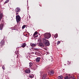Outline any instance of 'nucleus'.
Instances as JSON below:
<instances>
[{"label":"nucleus","instance_id":"nucleus-1","mask_svg":"<svg viewBox=\"0 0 79 79\" xmlns=\"http://www.w3.org/2000/svg\"><path fill=\"white\" fill-rule=\"evenodd\" d=\"M43 42L44 44H45L46 46H49L50 45V42L48 40L46 39L45 38H43Z\"/></svg>","mask_w":79,"mask_h":79},{"label":"nucleus","instance_id":"nucleus-2","mask_svg":"<svg viewBox=\"0 0 79 79\" xmlns=\"http://www.w3.org/2000/svg\"><path fill=\"white\" fill-rule=\"evenodd\" d=\"M44 36L45 38H44L45 39H48L50 38V37H51V34H50V33H46L44 34Z\"/></svg>","mask_w":79,"mask_h":79},{"label":"nucleus","instance_id":"nucleus-3","mask_svg":"<svg viewBox=\"0 0 79 79\" xmlns=\"http://www.w3.org/2000/svg\"><path fill=\"white\" fill-rule=\"evenodd\" d=\"M20 11H21V9L19 8V7H17L15 9V12H16V15L18 14V13L20 12Z\"/></svg>","mask_w":79,"mask_h":79},{"label":"nucleus","instance_id":"nucleus-4","mask_svg":"<svg viewBox=\"0 0 79 79\" xmlns=\"http://www.w3.org/2000/svg\"><path fill=\"white\" fill-rule=\"evenodd\" d=\"M16 19L17 23H19L21 20V17L19 16V15H17L16 16Z\"/></svg>","mask_w":79,"mask_h":79},{"label":"nucleus","instance_id":"nucleus-5","mask_svg":"<svg viewBox=\"0 0 79 79\" xmlns=\"http://www.w3.org/2000/svg\"><path fill=\"white\" fill-rule=\"evenodd\" d=\"M37 34H38L37 32L35 31L33 34V37H35H35H38V35H37Z\"/></svg>","mask_w":79,"mask_h":79},{"label":"nucleus","instance_id":"nucleus-6","mask_svg":"<svg viewBox=\"0 0 79 79\" xmlns=\"http://www.w3.org/2000/svg\"><path fill=\"white\" fill-rule=\"evenodd\" d=\"M40 60V57H37L36 60V62H39Z\"/></svg>","mask_w":79,"mask_h":79},{"label":"nucleus","instance_id":"nucleus-7","mask_svg":"<svg viewBox=\"0 0 79 79\" xmlns=\"http://www.w3.org/2000/svg\"><path fill=\"white\" fill-rule=\"evenodd\" d=\"M4 40H2L0 43V44L2 46L4 45Z\"/></svg>","mask_w":79,"mask_h":79},{"label":"nucleus","instance_id":"nucleus-8","mask_svg":"<svg viewBox=\"0 0 79 79\" xmlns=\"http://www.w3.org/2000/svg\"><path fill=\"white\" fill-rule=\"evenodd\" d=\"M25 73L29 74V73H31V70H26L25 71Z\"/></svg>","mask_w":79,"mask_h":79},{"label":"nucleus","instance_id":"nucleus-9","mask_svg":"<svg viewBox=\"0 0 79 79\" xmlns=\"http://www.w3.org/2000/svg\"><path fill=\"white\" fill-rule=\"evenodd\" d=\"M54 74V71H51L49 73V75H51V76H53Z\"/></svg>","mask_w":79,"mask_h":79},{"label":"nucleus","instance_id":"nucleus-10","mask_svg":"<svg viewBox=\"0 0 79 79\" xmlns=\"http://www.w3.org/2000/svg\"><path fill=\"white\" fill-rule=\"evenodd\" d=\"M39 45L40 47H44V45L42 43H40L39 44Z\"/></svg>","mask_w":79,"mask_h":79},{"label":"nucleus","instance_id":"nucleus-11","mask_svg":"<svg viewBox=\"0 0 79 79\" xmlns=\"http://www.w3.org/2000/svg\"><path fill=\"white\" fill-rule=\"evenodd\" d=\"M2 17H3V14L0 13V21H1V19H2Z\"/></svg>","mask_w":79,"mask_h":79},{"label":"nucleus","instance_id":"nucleus-12","mask_svg":"<svg viewBox=\"0 0 79 79\" xmlns=\"http://www.w3.org/2000/svg\"><path fill=\"white\" fill-rule=\"evenodd\" d=\"M3 25L2 24H1L0 25V30H2V29H3Z\"/></svg>","mask_w":79,"mask_h":79},{"label":"nucleus","instance_id":"nucleus-13","mask_svg":"<svg viewBox=\"0 0 79 79\" xmlns=\"http://www.w3.org/2000/svg\"><path fill=\"white\" fill-rule=\"evenodd\" d=\"M26 43H24L22 45V47H23V48H24V47H26Z\"/></svg>","mask_w":79,"mask_h":79},{"label":"nucleus","instance_id":"nucleus-14","mask_svg":"<svg viewBox=\"0 0 79 79\" xmlns=\"http://www.w3.org/2000/svg\"><path fill=\"white\" fill-rule=\"evenodd\" d=\"M34 76V75L31 74V75H29V77H30V78H33Z\"/></svg>","mask_w":79,"mask_h":79},{"label":"nucleus","instance_id":"nucleus-15","mask_svg":"<svg viewBox=\"0 0 79 79\" xmlns=\"http://www.w3.org/2000/svg\"><path fill=\"white\" fill-rule=\"evenodd\" d=\"M58 79H63V76H60L58 77Z\"/></svg>","mask_w":79,"mask_h":79},{"label":"nucleus","instance_id":"nucleus-16","mask_svg":"<svg viewBox=\"0 0 79 79\" xmlns=\"http://www.w3.org/2000/svg\"><path fill=\"white\" fill-rule=\"evenodd\" d=\"M46 76H47V74H45L44 75L43 77V79H45V77H46Z\"/></svg>","mask_w":79,"mask_h":79},{"label":"nucleus","instance_id":"nucleus-17","mask_svg":"<svg viewBox=\"0 0 79 79\" xmlns=\"http://www.w3.org/2000/svg\"><path fill=\"white\" fill-rule=\"evenodd\" d=\"M31 47H35V44H31Z\"/></svg>","mask_w":79,"mask_h":79},{"label":"nucleus","instance_id":"nucleus-18","mask_svg":"<svg viewBox=\"0 0 79 79\" xmlns=\"http://www.w3.org/2000/svg\"><path fill=\"white\" fill-rule=\"evenodd\" d=\"M32 66V63L31 62H30L29 63V66H30V67H31V66Z\"/></svg>","mask_w":79,"mask_h":79},{"label":"nucleus","instance_id":"nucleus-19","mask_svg":"<svg viewBox=\"0 0 79 79\" xmlns=\"http://www.w3.org/2000/svg\"><path fill=\"white\" fill-rule=\"evenodd\" d=\"M69 78L68 77V76H67L66 77H65L64 79H69Z\"/></svg>","mask_w":79,"mask_h":79},{"label":"nucleus","instance_id":"nucleus-20","mask_svg":"<svg viewBox=\"0 0 79 79\" xmlns=\"http://www.w3.org/2000/svg\"><path fill=\"white\" fill-rule=\"evenodd\" d=\"M34 50H35L36 51H37L39 50V49L37 48H34Z\"/></svg>","mask_w":79,"mask_h":79},{"label":"nucleus","instance_id":"nucleus-21","mask_svg":"<svg viewBox=\"0 0 79 79\" xmlns=\"http://www.w3.org/2000/svg\"><path fill=\"white\" fill-rule=\"evenodd\" d=\"M26 27V25H24L23 27H22V29H24Z\"/></svg>","mask_w":79,"mask_h":79},{"label":"nucleus","instance_id":"nucleus-22","mask_svg":"<svg viewBox=\"0 0 79 79\" xmlns=\"http://www.w3.org/2000/svg\"><path fill=\"white\" fill-rule=\"evenodd\" d=\"M8 1H9V0H7L6 1L5 3H7L8 2Z\"/></svg>","mask_w":79,"mask_h":79},{"label":"nucleus","instance_id":"nucleus-23","mask_svg":"<svg viewBox=\"0 0 79 79\" xmlns=\"http://www.w3.org/2000/svg\"><path fill=\"white\" fill-rule=\"evenodd\" d=\"M2 68L3 69H4V70H5V67L4 66H2Z\"/></svg>","mask_w":79,"mask_h":79},{"label":"nucleus","instance_id":"nucleus-24","mask_svg":"<svg viewBox=\"0 0 79 79\" xmlns=\"http://www.w3.org/2000/svg\"><path fill=\"white\" fill-rule=\"evenodd\" d=\"M59 44H60V41H58L57 43V45H58Z\"/></svg>","mask_w":79,"mask_h":79},{"label":"nucleus","instance_id":"nucleus-25","mask_svg":"<svg viewBox=\"0 0 79 79\" xmlns=\"http://www.w3.org/2000/svg\"><path fill=\"white\" fill-rule=\"evenodd\" d=\"M55 36H56V37L58 36V34H56V35H55Z\"/></svg>","mask_w":79,"mask_h":79},{"label":"nucleus","instance_id":"nucleus-26","mask_svg":"<svg viewBox=\"0 0 79 79\" xmlns=\"http://www.w3.org/2000/svg\"><path fill=\"white\" fill-rule=\"evenodd\" d=\"M44 50H46V48H44Z\"/></svg>","mask_w":79,"mask_h":79},{"label":"nucleus","instance_id":"nucleus-27","mask_svg":"<svg viewBox=\"0 0 79 79\" xmlns=\"http://www.w3.org/2000/svg\"><path fill=\"white\" fill-rule=\"evenodd\" d=\"M68 64H69V63H68Z\"/></svg>","mask_w":79,"mask_h":79},{"label":"nucleus","instance_id":"nucleus-28","mask_svg":"<svg viewBox=\"0 0 79 79\" xmlns=\"http://www.w3.org/2000/svg\"><path fill=\"white\" fill-rule=\"evenodd\" d=\"M64 65L65 66H66V64H64Z\"/></svg>","mask_w":79,"mask_h":79},{"label":"nucleus","instance_id":"nucleus-29","mask_svg":"<svg viewBox=\"0 0 79 79\" xmlns=\"http://www.w3.org/2000/svg\"><path fill=\"white\" fill-rule=\"evenodd\" d=\"M68 62H69V61H68Z\"/></svg>","mask_w":79,"mask_h":79},{"label":"nucleus","instance_id":"nucleus-30","mask_svg":"<svg viewBox=\"0 0 79 79\" xmlns=\"http://www.w3.org/2000/svg\"><path fill=\"white\" fill-rule=\"evenodd\" d=\"M77 79H79V78H78Z\"/></svg>","mask_w":79,"mask_h":79},{"label":"nucleus","instance_id":"nucleus-31","mask_svg":"<svg viewBox=\"0 0 79 79\" xmlns=\"http://www.w3.org/2000/svg\"><path fill=\"white\" fill-rule=\"evenodd\" d=\"M73 79H75V78H73Z\"/></svg>","mask_w":79,"mask_h":79},{"label":"nucleus","instance_id":"nucleus-32","mask_svg":"<svg viewBox=\"0 0 79 79\" xmlns=\"http://www.w3.org/2000/svg\"><path fill=\"white\" fill-rule=\"evenodd\" d=\"M39 35H40V34H39Z\"/></svg>","mask_w":79,"mask_h":79},{"label":"nucleus","instance_id":"nucleus-33","mask_svg":"<svg viewBox=\"0 0 79 79\" xmlns=\"http://www.w3.org/2000/svg\"><path fill=\"white\" fill-rule=\"evenodd\" d=\"M39 35H40V34H39Z\"/></svg>","mask_w":79,"mask_h":79}]
</instances>
